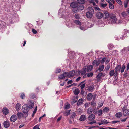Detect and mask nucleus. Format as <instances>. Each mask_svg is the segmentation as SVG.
Returning a JSON list of instances; mask_svg holds the SVG:
<instances>
[{"mask_svg":"<svg viewBox=\"0 0 129 129\" xmlns=\"http://www.w3.org/2000/svg\"><path fill=\"white\" fill-rule=\"evenodd\" d=\"M29 109L28 107V105L27 104H24L22 107V110L23 112L25 113L26 116L28 115V112Z\"/></svg>","mask_w":129,"mask_h":129,"instance_id":"nucleus-1","label":"nucleus"},{"mask_svg":"<svg viewBox=\"0 0 129 129\" xmlns=\"http://www.w3.org/2000/svg\"><path fill=\"white\" fill-rule=\"evenodd\" d=\"M94 12V10L93 8H91L90 10L87 12L86 13V16L88 18H91L93 16V14Z\"/></svg>","mask_w":129,"mask_h":129,"instance_id":"nucleus-2","label":"nucleus"},{"mask_svg":"<svg viewBox=\"0 0 129 129\" xmlns=\"http://www.w3.org/2000/svg\"><path fill=\"white\" fill-rule=\"evenodd\" d=\"M127 106L125 105L122 109V111L124 116L129 115V110L127 109Z\"/></svg>","mask_w":129,"mask_h":129,"instance_id":"nucleus-3","label":"nucleus"},{"mask_svg":"<svg viewBox=\"0 0 129 129\" xmlns=\"http://www.w3.org/2000/svg\"><path fill=\"white\" fill-rule=\"evenodd\" d=\"M121 69V66L120 65H118L115 68V72L114 76L116 77L118 75V72H119Z\"/></svg>","mask_w":129,"mask_h":129,"instance_id":"nucleus-4","label":"nucleus"},{"mask_svg":"<svg viewBox=\"0 0 129 129\" xmlns=\"http://www.w3.org/2000/svg\"><path fill=\"white\" fill-rule=\"evenodd\" d=\"M110 20L112 23H116L117 21V18L116 16L114 14L111 15L110 16Z\"/></svg>","mask_w":129,"mask_h":129,"instance_id":"nucleus-5","label":"nucleus"},{"mask_svg":"<svg viewBox=\"0 0 129 129\" xmlns=\"http://www.w3.org/2000/svg\"><path fill=\"white\" fill-rule=\"evenodd\" d=\"M68 74L67 72H64L61 75H59L58 78L60 79H63L65 78L66 77H68Z\"/></svg>","mask_w":129,"mask_h":129,"instance_id":"nucleus-6","label":"nucleus"},{"mask_svg":"<svg viewBox=\"0 0 129 129\" xmlns=\"http://www.w3.org/2000/svg\"><path fill=\"white\" fill-rule=\"evenodd\" d=\"M104 14L100 12H97L96 14V17L99 19L101 18L104 16Z\"/></svg>","mask_w":129,"mask_h":129,"instance_id":"nucleus-7","label":"nucleus"},{"mask_svg":"<svg viewBox=\"0 0 129 129\" xmlns=\"http://www.w3.org/2000/svg\"><path fill=\"white\" fill-rule=\"evenodd\" d=\"M17 117L16 115H13L10 117V120L11 122H14L17 120Z\"/></svg>","mask_w":129,"mask_h":129,"instance_id":"nucleus-8","label":"nucleus"},{"mask_svg":"<svg viewBox=\"0 0 129 129\" xmlns=\"http://www.w3.org/2000/svg\"><path fill=\"white\" fill-rule=\"evenodd\" d=\"M75 73L74 70L70 71L69 72H67V73H68V78H70L71 77L75 75Z\"/></svg>","mask_w":129,"mask_h":129,"instance_id":"nucleus-9","label":"nucleus"},{"mask_svg":"<svg viewBox=\"0 0 129 129\" xmlns=\"http://www.w3.org/2000/svg\"><path fill=\"white\" fill-rule=\"evenodd\" d=\"M87 90L89 91L90 92H92L93 91L94 89V86L92 85L88 86Z\"/></svg>","mask_w":129,"mask_h":129,"instance_id":"nucleus-10","label":"nucleus"},{"mask_svg":"<svg viewBox=\"0 0 129 129\" xmlns=\"http://www.w3.org/2000/svg\"><path fill=\"white\" fill-rule=\"evenodd\" d=\"M100 62L101 61L99 60H95L92 63L93 66H97L99 65Z\"/></svg>","mask_w":129,"mask_h":129,"instance_id":"nucleus-11","label":"nucleus"},{"mask_svg":"<svg viewBox=\"0 0 129 129\" xmlns=\"http://www.w3.org/2000/svg\"><path fill=\"white\" fill-rule=\"evenodd\" d=\"M95 118V115L93 114L89 115L88 117V120L90 121L93 120Z\"/></svg>","mask_w":129,"mask_h":129,"instance_id":"nucleus-12","label":"nucleus"},{"mask_svg":"<svg viewBox=\"0 0 129 129\" xmlns=\"http://www.w3.org/2000/svg\"><path fill=\"white\" fill-rule=\"evenodd\" d=\"M3 125L5 128H8L10 126V123L9 121H5L3 123Z\"/></svg>","mask_w":129,"mask_h":129,"instance_id":"nucleus-13","label":"nucleus"},{"mask_svg":"<svg viewBox=\"0 0 129 129\" xmlns=\"http://www.w3.org/2000/svg\"><path fill=\"white\" fill-rule=\"evenodd\" d=\"M85 67L86 68V70L87 72L90 71L93 68V66L92 65H88Z\"/></svg>","mask_w":129,"mask_h":129,"instance_id":"nucleus-14","label":"nucleus"},{"mask_svg":"<svg viewBox=\"0 0 129 129\" xmlns=\"http://www.w3.org/2000/svg\"><path fill=\"white\" fill-rule=\"evenodd\" d=\"M3 113L5 115H7L8 114L9 110L6 108H4L2 110Z\"/></svg>","mask_w":129,"mask_h":129,"instance_id":"nucleus-15","label":"nucleus"},{"mask_svg":"<svg viewBox=\"0 0 129 129\" xmlns=\"http://www.w3.org/2000/svg\"><path fill=\"white\" fill-rule=\"evenodd\" d=\"M86 119V117L85 115H81L80 118L79 120L81 121H83Z\"/></svg>","mask_w":129,"mask_h":129,"instance_id":"nucleus-16","label":"nucleus"},{"mask_svg":"<svg viewBox=\"0 0 129 129\" xmlns=\"http://www.w3.org/2000/svg\"><path fill=\"white\" fill-rule=\"evenodd\" d=\"M80 71V74L81 75H83L84 74H85L86 72L87 71L86 70V67L83 68L82 70H81Z\"/></svg>","mask_w":129,"mask_h":129,"instance_id":"nucleus-17","label":"nucleus"},{"mask_svg":"<svg viewBox=\"0 0 129 129\" xmlns=\"http://www.w3.org/2000/svg\"><path fill=\"white\" fill-rule=\"evenodd\" d=\"M93 96L91 93H89L87 95V99L88 100H90L92 98Z\"/></svg>","mask_w":129,"mask_h":129,"instance_id":"nucleus-18","label":"nucleus"},{"mask_svg":"<svg viewBox=\"0 0 129 129\" xmlns=\"http://www.w3.org/2000/svg\"><path fill=\"white\" fill-rule=\"evenodd\" d=\"M83 101V100L82 98H81L79 99L77 103V105L78 106H79L81 105Z\"/></svg>","mask_w":129,"mask_h":129,"instance_id":"nucleus-19","label":"nucleus"},{"mask_svg":"<svg viewBox=\"0 0 129 129\" xmlns=\"http://www.w3.org/2000/svg\"><path fill=\"white\" fill-rule=\"evenodd\" d=\"M27 104L28 105L29 108L31 109H32L34 105V103L32 102L31 101L30 102Z\"/></svg>","mask_w":129,"mask_h":129,"instance_id":"nucleus-20","label":"nucleus"},{"mask_svg":"<svg viewBox=\"0 0 129 129\" xmlns=\"http://www.w3.org/2000/svg\"><path fill=\"white\" fill-rule=\"evenodd\" d=\"M70 6L73 8H75V10L76 9V7H77V4H76L74 2H72L70 4Z\"/></svg>","mask_w":129,"mask_h":129,"instance_id":"nucleus-21","label":"nucleus"},{"mask_svg":"<svg viewBox=\"0 0 129 129\" xmlns=\"http://www.w3.org/2000/svg\"><path fill=\"white\" fill-rule=\"evenodd\" d=\"M16 109L17 111H19L21 109V104L17 103L16 106Z\"/></svg>","mask_w":129,"mask_h":129,"instance_id":"nucleus-22","label":"nucleus"},{"mask_svg":"<svg viewBox=\"0 0 129 129\" xmlns=\"http://www.w3.org/2000/svg\"><path fill=\"white\" fill-rule=\"evenodd\" d=\"M121 14L122 17L124 18L127 17L128 16L127 13L125 11H123L122 12Z\"/></svg>","mask_w":129,"mask_h":129,"instance_id":"nucleus-23","label":"nucleus"},{"mask_svg":"<svg viewBox=\"0 0 129 129\" xmlns=\"http://www.w3.org/2000/svg\"><path fill=\"white\" fill-rule=\"evenodd\" d=\"M84 81L81 82L79 84V85H80V87L81 89H83L85 86V84H83V83L84 82Z\"/></svg>","mask_w":129,"mask_h":129,"instance_id":"nucleus-24","label":"nucleus"},{"mask_svg":"<svg viewBox=\"0 0 129 129\" xmlns=\"http://www.w3.org/2000/svg\"><path fill=\"white\" fill-rule=\"evenodd\" d=\"M84 6L82 5H80L78 6L76 8V9L78 10H82L83 9Z\"/></svg>","mask_w":129,"mask_h":129,"instance_id":"nucleus-25","label":"nucleus"},{"mask_svg":"<svg viewBox=\"0 0 129 129\" xmlns=\"http://www.w3.org/2000/svg\"><path fill=\"white\" fill-rule=\"evenodd\" d=\"M93 110L91 107L89 108L87 110V113L88 114H90L92 113Z\"/></svg>","mask_w":129,"mask_h":129,"instance_id":"nucleus-26","label":"nucleus"},{"mask_svg":"<svg viewBox=\"0 0 129 129\" xmlns=\"http://www.w3.org/2000/svg\"><path fill=\"white\" fill-rule=\"evenodd\" d=\"M104 66L103 65H102L99 66L98 70L99 71L101 72L104 69Z\"/></svg>","mask_w":129,"mask_h":129,"instance_id":"nucleus-27","label":"nucleus"},{"mask_svg":"<svg viewBox=\"0 0 129 129\" xmlns=\"http://www.w3.org/2000/svg\"><path fill=\"white\" fill-rule=\"evenodd\" d=\"M122 113H121L118 112L116 114L115 116L116 117L119 118L122 116Z\"/></svg>","mask_w":129,"mask_h":129,"instance_id":"nucleus-28","label":"nucleus"},{"mask_svg":"<svg viewBox=\"0 0 129 129\" xmlns=\"http://www.w3.org/2000/svg\"><path fill=\"white\" fill-rule=\"evenodd\" d=\"M114 70H112L110 71L109 73V75L111 76H112L114 75V76L115 72Z\"/></svg>","mask_w":129,"mask_h":129,"instance_id":"nucleus-29","label":"nucleus"},{"mask_svg":"<svg viewBox=\"0 0 129 129\" xmlns=\"http://www.w3.org/2000/svg\"><path fill=\"white\" fill-rule=\"evenodd\" d=\"M109 108L107 107H105L103 110V113H105V112H108L109 110Z\"/></svg>","mask_w":129,"mask_h":129,"instance_id":"nucleus-30","label":"nucleus"},{"mask_svg":"<svg viewBox=\"0 0 129 129\" xmlns=\"http://www.w3.org/2000/svg\"><path fill=\"white\" fill-rule=\"evenodd\" d=\"M112 3H110L109 4V7L110 9H113L114 8V7L113 5L112 4Z\"/></svg>","mask_w":129,"mask_h":129,"instance_id":"nucleus-31","label":"nucleus"},{"mask_svg":"<svg viewBox=\"0 0 129 129\" xmlns=\"http://www.w3.org/2000/svg\"><path fill=\"white\" fill-rule=\"evenodd\" d=\"M129 1V0H125L124 1V5L125 8L127 7Z\"/></svg>","mask_w":129,"mask_h":129,"instance_id":"nucleus-32","label":"nucleus"},{"mask_svg":"<svg viewBox=\"0 0 129 129\" xmlns=\"http://www.w3.org/2000/svg\"><path fill=\"white\" fill-rule=\"evenodd\" d=\"M104 14H105V18H108L109 16V13L107 11H105L104 12Z\"/></svg>","mask_w":129,"mask_h":129,"instance_id":"nucleus-33","label":"nucleus"},{"mask_svg":"<svg viewBox=\"0 0 129 129\" xmlns=\"http://www.w3.org/2000/svg\"><path fill=\"white\" fill-rule=\"evenodd\" d=\"M17 115L19 118H21L23 116V114L21 112H18Z\"/></svg>","mask_w":129,"mask_h":129,"instance_id":"nucleus-34","label":"nucleus"},{"mask_svg":"<svg viewBox=\"0 0 129 129\" xmlns=\"http://www.w3.org/2000/svg\"><path fill=\"white\" fill-rule=\"evenodd\" d=\"M74 23L77 25H81V22L78 20H75L74 21Z\"/></svg>","mask_w":129,"mask_h":129,"instance_id":"nucleus-35","label":"nucleus"},{"mask_svg":"<svg viewBox=\"0 0 129 129\" xmlns=\"http://www.w3.org/2000/svg\"><path fill=\"white\" fill-rule=\"evenodd\" d=\"M74 92V94L77 95L79 93V91L78 89H76L75 90Z\"/></svg>","mask_w":129,"mask_h":129,"instance_id":"nucleus-36","label":"nucleus"},{"mask_svg":"<svg viewBox=\"0 0 129 129\" xmlns=\"http://www.w3.org/2000/svg\"><path fill=\"white\" fill-rule=\"evenodd\" d=\"M85 0H77V3L81 4H84L85 3Z\"/></svg>","mask_w":129,"mask_h":129,"instance_id":"nucleus-37","label":"nucleus"},{"mask_svg":"<svg viewBox=\"0 0 129 129\" xmlns=\"http://www.w3.org/2000/svg\"><path fill=\"white\" fill-rule=\"evenodd\" d=\"M101 122H102L103 124H107L109 123L107 120L105 119H104L103 120H101Z\"/></svg>","mask_w":129,"mask_h":129,"instance_id":"nucleus-38","label":"nucleus"},{"mask_svg":"<svg viewBox=\"0 0 129 129\" xmlns=\"http://www.w3.org/2000/svg\"><path fill=\"white\" fill-rule=\"evenodd\" d=\"M70 105L68 103H66L65 104V109H67L70 108Z\"/></svg>","mask_w":129,"mask_h":129,"instance_id":"nucleus-39","label":"nucleus"},{"mask_svg":"<svg viewBox=\"0 0 129 129\" xmlns=\"http://www.w3.org/2000/svg\"><path fill=\"white\" fill-rule=\"evenodd\" d=\"M125 68V67L124 64H123L122 67V68H121V73H123L124 72V69Z\"/></svg>","mask_w":129,"mask_h":129,"instance_id":"nucleus-40","label":"nucleus"},{"mask_svg":"<svg viewBox=\"0 0 129 129\" xmlns=\"http://www.w3.org/2000/svg\"><path fill=\"white\" fill-rule=\"evenodd\" d=\"M103 102L101 101L100 102L98 105V107L99 108L101 107L103 105Z\"/></svg>","mask_w":129,"mask_h":129,"instance_id":"nucleus-41","label":"nucleus"},{"mask_svg":"<svg viewBox=\"0 0 129 129\" xmlns=\"http://www.w3.org/2000/svg\"><path fill=\"white\" fill-rule=\"evenodd\" d=\"M107 5V4L106 3L104 4L103 3H101L100 4L101 6V7L103 8H105L106 7Z\"/></svg>","mask_w":129,"mask_h":129,"instance_id":"nucleus-42","label":"nucleus"},{"mask_svg":"<svg viewBox=\"0 0 129 129\" xmlns=\"http://www.w3.org/2000/svg\"><path fill=\"white\" fill-rule=\"evenodd\" d=\"M93 73L92 72H90L86 74L87 76L88 77H92L93 76Z\"/></svg>","mask_w":129,"mask_h":129,"instance_id":"nucleus-43","label":"nucleus"},{"mask_svg":"<svg viewBox=\"0 0 129 129\" xmlns=\"http://www.w3.org/2000/svg\"><path fill=\"white\" fill-rule=\"evenodd\" d=\"M75 75H78L80 74V71H77V70H75Z\"/></svg>","mask_w":129,"mask_h":129,"instance_id":"nucleus-44","label":"nucleus"},{"mask_svg":"<svg viewBox=\"0 0 129 129\" xmlns=\"http://www.w3.org/2000/svg\"><path fill=\"white\" fill-rule=\"evenodd\" d=\"M96 102L94 100H93L91 102V105L92 106H94L96 105Z\"/></svg>","mask_w":129,"mask_h":129,"instance_id":"nucleus-45","label":"nucleus"},{"mask_svg":"<svg viewBox=\"0 0 129 129\" xmlns=\"http://www.w3.org/2000/svg\"><path fill=\"white\" fill-rule=\"evenodd\" d=\"M103 75V73H99L98 75L96 76L97 78H101V77Z\"/></svg>","mask_w":129,"mask_h":129,"instance_id":"nucleus-46","label":"nucleus"},{"mask_svg":"<svg viewBox=\"0 0 129 129\" xmlns=\"http://www.w3.org/2000/svg\"><path fill=\"white\" fill-rule=\"evenodd\" d=\"M107 1L109 4L110 3H112L113 4L115 3L114 0H106Z\"/></svg>","mask_w":129,"mask_h":129,"instance_id":"nucleus-47","label":"nucleus"},{"mask_svg":"<svg viewBox=\"0 0 129 129\" xmlns=\"http://www.w3.org/2000/svg\"><path fill=\"white\" fill-rule=\"evenodd\" d=\"M20 97L21 99H24L25 97V96L24 93H23L21 94Z\"/></svg>","mask_w":129,"mask_h":129,"instance_id":"nucleus-48","label":"nucleus"},{"mask_svg":"<svg viewBox=\"0 0 129 129\" xmlns=\"http://www.w3.org/2000/svg\"><path fill=\"white\" fill-rule=\"evenodd\" d=\"M103 111L101 110H100L98 111V115L99 116H101L103 113Z\"/></svg>","mask_w":129,"mask_h":129,"instance_id":"nucleus-49","label":"nucleus"},{"mask_svg":"<svg viewBox=\"0 0 129 129\" xmlns=\"http://www.w3.org/2000/svg\"><path fill=\"white\" fill-rule=\"evenodd\" d=\"M116 2L119 5H121L122 4V1L121 0H115Z\"/></svg>","mask_w":129,"mask_h":129,"instance_id":"nucleus-50","label":"nucleus"},{"mask_svg":"<svg viewBox=\"0 0 129 129\" xmlns=\"http://www.w3.org/2000/svg\"><path fill=\"white\" fill-rule=\"evenodd\" d=\"M61 69L59 68H57L56 71L55 73H58L60 72L61 71Z\"/></svg>","mask_w":129,"mask_h":129,"instance_id":"nucleus-51","label":"nucleus"},{"mask_svg":"<svg viewBox=\"0 0 129 129\" xmlns=\"http://www.w3.org/2000/svg\"><path fill=\"white\" fill-rule=\"evenodd\" d=\"M106 57H104L102 59L101 62L102 64H103L106 61Z\"/></svg>","mask_w":129,"mask_h":129,"instance_id":"nucleus-52","label":"nucleus"},{"mask_svg":"<svg viewBox=\"0 0 129 129\" xmlns=\"http://www.w3.org/2000/svg\"><path fill=\"white\" fill-rule=\"evenodd\" d=\"M79 28L80 29L83 30V31H85L86 30V29L85 28L84 26H80Z\"/></svg>","mask_w":129,"mask_h":129,"instance_id":"nucleus-53","label":"nucleus"},{"mask_svg":"<svg viewBox=\"0 0 129 129\" xmlns=\"http://www.w3.org/2000/svg\"><path fill=\"white\" fill-rule=\"evenodd\" d=\"M76 115V114L75 113L73 112L72 114V115H71V118H74Z\"/></svg>","mask_w":129,"mask_h":129,"instance_id":"nucleus-54","label":"nucleus"},{"mask_svg":"<svg viewBox=\"0 0 129 129\" xmlns=\"http://www.w3.org/2000/svg\"><path fill=\"white\" fill-rule=\"evenodd\" d=\"M122 21H121L120 20H118L116 22V23L119 24H120L121 23H122Z\"/></svg>","mask_w":129,"mask_h":129,"instance_id":"nucleus-55","label":"nucleus"},{"mask_svg":"<svg viewBox=\"0 0 129 129\" xmlns=\"http://www.w3.org/2000/svg\"><path fill=\"white\" fill-rule=\"evenodd\" d=\"M70 113V110H69L68 112H66L64 114L65 115L68 116L69 115Z\"/></svg>","mask_w":129,"mask_h":129,"instance_id":"nucleus-56","label":"nucleus"},{"mask_svg":"<svg viewBox=\"0 0 129 129\" xmlns=\"http://www.w3.org/2000/svg\"><path fill=\"white\" fill-rule=\"evenodd\" d=\"M126 36V34H124L122 36V37H121V38L122 39H124V38Z\"/></svg>","mask_w":129,"mask_h":129,"instance_id":"nucleus-57","label":"nucleus"},{"mask_svg":"<svg viewBox=\"0 0 129 129\" xmlns=\"http://www.w3.org/2000/svg\"><path fill=\"white\" fill-rule=\"evenodd\" d=\"M75 18L77 19H78L79 18V17L78 14H76L75 15Z\"/></svg>","mask_w":129,"mask_h":129,"instance_id":"nucleus-58","label":"nucleus"},{"mask_svg":"<svg viewBox=\"0 0 129 129\" xmlns=\"http://www.w3.org/2000/svg\"><path fill=\"white\" fill-rule=\"evenodd\" d=\"M32 31L34 34H36L37 33V31L34 29H32Z\"/></svg>","mask_w":129,"mask_h":129,"instance_id":"nucleus-59","label":"nucleus"},{"mask_svg":"<svg viewBox=\"0 0 129 129\" xmlns=\"http://www.w3.org/2000/svg\"><path fill=\"white\" fill-rule=\"evenodd\" d=\"M37 106H36L34 110L33 111V113H35L36 112L37 110Z\"/></svg>","mask_w":129,"mask_h":129,"instance_id":"nucleus-60","label":"nucleus"},{"mask_svg":"<svg viewBox=\"0 0 129 129\" xmlns=\"http://www.w3.org/2000/svg\"><path fill=\"white\" fill-rule=\"evenodd\" d=\"M62 118V116H61L59 117L57 120V122H58Z\"/></svg>","mask_w":129,"mask_h":129,"instance_id":"nucleus-61","label":"nucleus"},{"mask_svg":"<svg viewBox=\"0 0 129 129\" xmlns=\"http://www.w3.org/2000/svg\"><path fill=\"white\" fill-rule=\"evenodd\" d=\"M72 82L73 81L72 80L68 81L67 82V83L68 84H71L72 83Z\"/></svg>","mask_w":129,"mask_h":129,"instance_id":"nucleus-62","label":"nucleus"},{"mask_svg":"<svg viewBox=\"0 0 129 129\" xmlns=\"http://www.w3.org/2000/svg\"><path fill=\"white\" fill-rule=\"evenodd\" d=\"M98 127V126H92V127H90L89 128V129H91L92 128H95V127Z\"/></svg>","mask_w":129,"mask_h":129,"instance_id":"nucleus-63","label":"nucleus"},{"mask_svg":"<svg viewBox=\"0 0 129 129\" xmlns=\"http://www.w3.org/2000/svg\"><path fill=\"white\" fill-rule=\"evenodd\" d=\"M129 69V63H128L127 65L126 70L128 71Z\"/></svg>","mask_w":129,"mask_h":129,"instance_id":"nucleus-64","label":"nucleus"}]
</instances>
